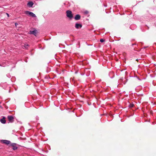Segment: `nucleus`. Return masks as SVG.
<instances>
[{
	"instance_id": "obj_6",
	"label": "nucleus",
	"mask_w": 156,
	"mask_h": 156,
	"mask_svg": "<svg viewBox=\"0 0 156 156\" xmlns=\"http://www.w3.org/2000/svg\"><path fill=\"white\" fill-rule=\"evenodd\" d=\"M37 33V31L36 30H34L33 31H30L29 32L30 34H32L36 36Z\"/></svg>"
},
{
	"instance_id": "obj_17",
	"label": "nucleus",
	"mask_w": 156,
	"mask_h": 156,
	"mask_svg": "<svg viewBox=\"0 0 156 156\" xmlns=\"http://www.w3.org/2000/svg\"><path fill=\"white\" fill-rule=\"evenodd\" d=\"M18 23H15V25L16 26L17 25H18Z\"/></svg>"
},
{
	"instance_id": "obj_14",
	"label": "nucleus",
	"mask_w": 156,
	"mask_h": 156,
	"mask_svg": "<svg viewBox=\"0 0 156 156\" xmlns=\"http://www.w3.org/2000/svg\"><path fill=\"white\" fill-rule=\"evenodd\" d=\"M105 41V40L103 39H100V41L101 42H104V41Z\"/></svg>"
},
{
	"instance_id": "obj_1",
	"label": "nucleus",
	"mask_w": 156,
	"mask_h": 156,
	"mask_svg": "<svg viewBox=\"0 0 156 156\" xmlns=\"http://www.w3.org/2000/svg\"><path fill=\"white\" fill-rule=\"evenodd\" d=\"M66 16L67 17L70 19H72L73 17L72 12L69 10L66 11Z\"/></svg>"
},
{
	"instance_id": "obj_10",
	"label": "nucleus",
	"mask_w": 156,
	"mask_h": 156,
	"mask_svg": "<svg viewBox=\"0 0 156 156\" xmlns=\"http://www.w3.org/2000/svg\"><path fill=\"white\" fill-rule=\"evenodd\" d=\"M0 122L2 123L5 124L6 122L5 118L3 117L2 119H1Z\"/></svg>"
},
{
	"instance_id": "obj_15",
	"label": "nucleus",
	"mask_w": 156,
	"mask_h": 156,
	"mask_svg": "<svg viewBox=\"0 0 156 156\" xmlns=\"http://www.w3.org/2000/svg\"><path fill=\"white\" fill-rule=\"evenodd\" d=\"M88 13V12L87 11H86L84 12V13L86 14H87Z\"/></svg>"
},
{
	"instance_id": "obj_4",
	"label": "nucleus",
	"mask_w": 156,
	"mask_h": 156,
	"mask_svg": "<svg viewBox=\"0 0 156 156\" xmlns=\"http://www.w3.org/2000/svg\"><path fill=\"white\" fill-rule=\"evenodd\" d=\"M10 145L12 147V149L15 150L17 149V147L16 146V144L15 143H12Z\"/></svg>"
},
{
	"instance_id": "obj_7",
	"label": "nucleus",
	"mask_w": 156,
	"mask_h": 156,
	"mask_svg": "<svg viewBox=\"0 0 156 156\" xmlns=\"http://www.w3.org/2000/svg\"><path fill=\"white\" fill-rule=\"evenodd\" d=\"M75 27L76 29H79V28H81L82 27V25L80 24L76 23Z\"/></svg>"
},
{
	"instance_id": "obj_9",
	"label": "nucleus",
	"mask_w": 156,
	"mask_h": 156,
	"mask_svg": "<svg viewBox=\"0 0 156 156\" xmlns=\"http://www.w3.org/2000/svg\"><path fill=\"white\" fill-rule=\"evenodd\" d=\"M34 5V3L32 2H29L27 3V5L30 7H32Z\"/></svg>"
},
{
	"instance_id": "obj_12",
	"label": "nucleus",
	"mask_w": 156,
	"mask_h": 156,
	"mask_svg": "<svg viewBox=\"0 0 156 156\" xmlns=\"http://www.w3.org/2000/svg\"><path fill=\"white\" fill-rule=\"evenodd\" d=\"M133 104H130L129 106V107L132 108L133 107Z\"/></svg>"
},
{
	"instance_id": "obj_16",
	"label": "nucleus",
	"mask_w": 156,
	"mask_h": 156,
	"mask_svg": "<svg viewBox=\"0 0 156 156\" xmlns=\"http://www.w3.org/2000/svg\"><path fill=\"white\" fill-rule=\"evenodd\" d=\"M6 14L7 15V16H8V17H9V14L8 13H6Z\"/></svg>"
},
{
	"instance_id": "obj_2",
	"label": "nucleus",
	"mask_w": 156,
	"mask_h": 156,
	"mask_svg": "<svg viewBox=\"0 0 156 156\" xmlns=\"http://www.w3.org/2000/svg\"><path fill=\"white\" fill-rule=\"evenodd\" d=\"M25 13L27 15H29L32 17H36L35 15L33 12L28 11H26L25 12Z\"/></svg>"
},
{
	"instance_id": "obj_13",
	"label": "nucleus",
	"mask_w": 156,
	"mask_h": 156,
	"mask_svg": "<svg viewBox=\"0 0 156 156\" xmlns=\"http://www.w3.org/2000/svg\"><path fill=\"white\" fill-rule=\"evenodd\" d=\"M6 65H4L3 63H2V64H0V66H3L5 67Z\"/></svg>"
},
{
	"instance_id": "obj_8",
	"label": "nucleus",
	"mask_w": 156,
	"mask_h": 156,
	"mask_svg": "<svg viewBox=\"0 0 156 156\" xmlns=\"http://www.w3.org/2000/svg\"><path fill=\"white\" fill-rule=\"evenodd\" d=\"M80 18V16L79 14H77L76 15L75 17V20H79Z\"/></svg>"
},
{
	"instance_id": "obj_3",
	"label": "nucleus",
	"mask_w": 156,
	"mask_h": 156,
	"mask_svg": "<svg viewBox=\"0 0 156 156\" xmlns=\"http://www.w3.org/2000/svg\"><path fill=\"white\" fill-rule=\"evenodd\" d=\"M1 142L7 145H8L10 143V141L7 140H1Z\"/></svg>"
},
{
	"instance_id": "obj_5",
	"label": "nucleus",
	"mask_w": 156,
	"mask_h": 156,
	"mask_svg": "<svg viewBox=\"0 0 156 156\" xmlns=\"http://www.w3.org/2000/svg\"><path fill=\"white\" fill-rule=\"evenodd\" d=\"M8 119L9 121L10 122H12L13 121V116L9 115L8 116Z\"/></svg>"
},
{
	"instance_id": "obj_11",
	"label": "nucleus",
	"mask_w": 156,
	"mask_h": 156,
	"mask_svg": "<svg viewBox=\"0 0 156 156\" xmlns=\"http://www.w3.org/2000/svg\"><path fill=\"white\" fill-rule=\"evenodd\" d=\"M29 46V44H25L24 45V47L25 48H26V49Z\"/></svg>"
}]
</instances>
